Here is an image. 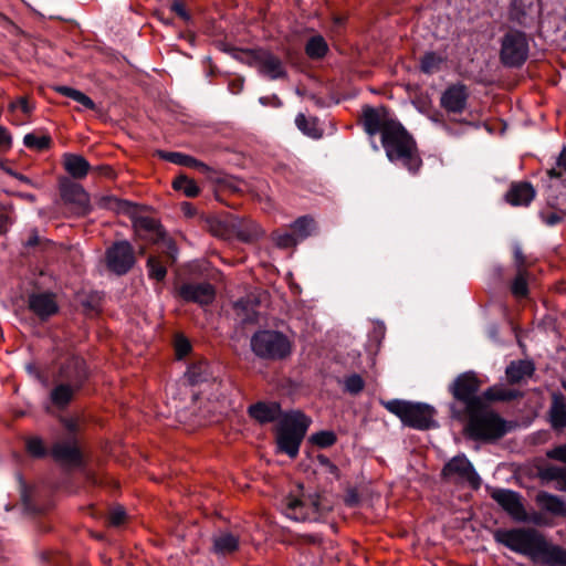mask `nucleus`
<instances>
[{
	"label": "nucleus",
	"mask_w": 566,
	"mask_h": 566,
	"mask_svg": "<svg viewBox=\"0 0 566 566\" xmlns=\"http://www.w3.org/2000/svg\"><path fill=\"white\" fill-rule=\"evenodd\" d=\"M291 227H292L296 238L298 240H304L305 238L310 237L311 233L313 232L314 227H315V221L313 218H311L308 216H303V217L297 218L292 223Z\"/></svg>",
	"instance_id": "nucleus-35"
},
{
	"label": "nucleus",
	"mask_w": 566,
	"mask_h": 566,
	"mask_svg": "<svg viewBox=\"0 0 566 566\" xmlns=\"http://www.w3.org/2000/svg\"><path fill=\"white\" fill-rule=\"evenodd\" d=\"M10 224L9 213L4 206L0 205V234L7 232Z\"/></svg>",
	"instance_id": "nucleus-53"
},
{
	"label": "nucleus",
	"mask_w": 566,
	"mask_h": 566,
	"mask_svg": "<svg viewBox=\"0 0 566 566\" xmlns=\"http://www.w3.org/2000/svg\"><path fill=\"white\" fill-rule=\"evenodd\" d=\"M530 42L518 30L507 31L501 39L500 60L506 67H520L528 57Z\"/></svg>",
	"instance_id": "nucleus-9"
},
{
	"label": "nucleus",
	"mask_w": 566,
	"mask_h": 566,
	"mask_svg": "<svg viewBox=\"0 0 566 566\" xmlns=\"http://www.w3.org/2000/svg\"><path fill=\"white\" fill-rule=\"evenodd\" d=\"M451 410L455 419L468 417L465 431L474 440H496L506 433L505 421L485 403L467 412L457 411L453 407Z\"/></svg>",
	"instance_id": "nucleus-4"
},
{
	"label": "nucleus",
	"mask_w": 566,
	"mask_h": 566,
	"mask_svg": "<svg viewBox=\"0 0 566 566\" xmlns=\"http://www.w3.org/2000/svg\"><path fill=\"white\" fill-rule=\"evenodd\" d=\"M310 419L300 411H293L284 416L277 430V448L291 458L298 454L300 444L310 426Z\"/></svg>",
	"instance_id": "nucleus-6"
},
{
	"label": "nucleus",
	"mask_w": 566,
	"mask_h": 566,
	"mask_svg": "<svg viewBox=\"0 0 566 566\" xmlns=\"http://www.w3.org/2000/svg\"><path fill=\"white\" fill-rule=\"evenodd\" d=\"M176 355L178 358L185 357L191 349L190 343L186 338H177L175 344Z\"/></svg>",
	"instance_id": "nucleus-48"
},
{
	"label": "nucleus",
	"mask_w": 566,
	"mask_h": 566,
	"mask_svg": "<svg viewBox=\"0 0 566 566\" xmlns=\"http://www.w3.org/2000/svg\"><path fill=\"white\" fill-rule=\"evenodd\" d=\"M239 537L229 532H219L212 536V552L219 556H228L239 548Z\"/></svg>",
	"instance_id": "nucleus-23"
},
{
	"label": "nucleus",
	"mask_w": 566,
	"mask_h": 566,
	"mask_svg": "<svg viewBox=\"0 0 566 566\" xmlns=\"http://www.w3.org/2000/svg\"><path fill=\"white\" fill-rule=\"evenodd\" d=\"M272 239H273L274 243L276 244V247H279L281 249L293 248L300 241L296 238V235L294 234V232L291 233V232H282V231L273 232Z\"/></svg>",
	"instance_id": "nucleus-40"
},
{
	"label": "nucleus",
	"mask_w": 566,
	"mask_h": 566,
	"mask_svg": "<svg viewBox=\"0 0 566 566\" xmlns=\"http://www.w3.org/2000/svg\"><path fill=\"white\" fill-rule=\"evenodd\" d=\"M172 186L176 190L182 191L189 198L197 197L200 191L197 184L192 179H189L186 176L177 177L174 180Z\"/></svg>",
	"instance_id": "nucleus-37"
},
{
	"label": "nucleus",
	"mask_w": 566,
	"mask_h": 566,
	"mask_svg": "<svg viewBox=\"0 0 566 566\" xmlns=\"http://www.w3.org/2000/svg\"><path fill=\"white\" fill-rule=\"evenodd\" d=\"M43 239L40 237L39 232L35 229H32L28 233V238L24 241L25 248H34L41 245L43 243Z\"/></svg>",
	"instance_id": "nucleus-50"
},
{
	"label": "nucleus",
	"mask_w": 566,
	"mask_h": 566,
	"mask_svg": "<svg viewBox=\"0 0 566 566\" xmlns=\"http://www.w3.org/2000/svg\"><path fill=\"white\" fill-rule=\"evenodd\" d=\"M64 169L75 179H83L91 169L90 163L81 155L66 153L63 155Z\"/></svg>",
	"instance_id": "nucleus-25"
},
{
	"label": "nucleus",
	"mask_w": 566,
	"mask_h": 566,
	"mask_svg": "<svg viewBox=\"0 0 566 566\" xmlns=\"http://www.w3.org/2000/svg\"><path fill=\"white\" fill-rule=\"evenodd\" d=\"M14 178H17L18 180L24 182V184H28V185H31V186H34V184L31 181L30 178H28L27 176L22 175V174H14Z\"/></svg>",
	"instance_id": "nucleus-64"
},
{
	"label": "nucleus",
	"mask_w": 566,
	"mask_h": 566,
	"mask_svg": "<svg viewBox=\"0 0 566 566\" xmlns=\"http://www.w3.org/2000/svg\"><path fill=\"white\" fill-rule=\"evenodd\" d=\"M491 497L505 511L514 521L526 522L527 513L520 493L507 490L496 489L491 493Z\"/></svg>",
	"instance_id": "nucleus-14"
},
{
	"label": "nucleus",
	"mask_w": 566,
	"mask_h": 566,
	"mask_svg": "<svg viewBox=\"0 0 566 566\" xmlns=\"http://www.w3.org/2000/svg\"><path fill=\"white\" fill-rule=\"evenodd\" d=\"M60 195L64 203L71 206L76 214L84 216L90 212V196L81 185L62 179Z\"/></svg>",
	"instance_id": "nucleus-13"
},
{
	"label": "nucleus",
	"mask_w": 566,
	"mask_h": 566,
	"mask_svg": "<svg viewBox=\"0 0 566 566\" xmlns=\"http://www.w3.org/2000/svg\"><path fill=\"white\" fill-rule=\"evenodd\" d=\"M364 387H365V381L357 374H353V375L346 377L344 380L345 391H347L352 395H357V394L361 392Z\"/></svg>",
	"instance_id": "nucleus-43"
},
{
	"label": "nucleus",
	"mask_w": 566,
	"mask_h": 566,
	"mask_svg": "<svg viewBox=\"0 0 566 566\" xmlns=\"http://www.w3.org/2000/svg\"><path fill=\"white\" fill-rule=\"evenodd\" d=\"M96 171L99 175L112 178L114 176L113 169L109 166H98L96 167Z\"/></svg>",
	"instance_id": "nucleus-59"
},
{
	"label": "nucleus",
	"mask_w": 566,
	"mask_h": 566,
	"mask_svg": "<svg viewBox=\"0 0 566 566\" xmlns=\"http://www.w3.org/2000/svg\"><path fill=\"white\" fill-rule=\"evenodd\" d=\"M482 381L478 378L473 371H467L460 374L453 382L449 386V390L453 398L464 405V411L467 412L475 407L484 403L483 398L486 400L509 401L518 396V392L497 387H491L486 389L482 396L478 392L481 388Z\"/></svg>",
	"instance_id": "nucleus-2"
},
{
	"label": "nucleus",
	"mask_w": 566,
	"mask_h": 566,
	"mask_svg": "<svg viewBox=\"0 0 566 566\" xmlns=\"http://www.w3.org/2000/svg\"><path fill=\"white\" fill-rule=\"evenodd\" d=\"M147 269L150 279L163 281L166 277V266L156 256H149L147 261Z\"/></svg>",
	"instance_id": "nucleus-41"
},
{
	"label": "nucleus",
	"mask_w": 566,
	"mask_h": 566,
	"mask_svg": "<svg viewBox=\"0 0 566 566\" xmlns=\"http://www.w3.org/2000/svg\"><path fill=\"white\" fill-rule=\"evenodd\" d=\"M80 387H74L70 384H65L60 381L51 391L50 398L53 405L59 408H64L73 398L75 391H77Z\"/></svg>",
	"instance_id": "nucleus-29"
},
{
	"label": "nucleus",
	"mask_w": 566,
	"mask_h": 566,
	"mask_svg": "<svg viewBox=\"0 0 566 566\" xmlns=\"http://www.w3.org/2000/svg\"><path fill=\"white\" fill-rule=\"evenodd\" d=\"M54 90H55V92L60 93L61 95L70 97L73 101L77 102L86 109H91V111L96 109V104L94 103V101L90 96H87L86 94H84L83 92H81L78 90H75V88L69 87V86H63V85L56 86Z\"/></svg>",
	"instance_id": "nucleus-31"
},
{
	"label": "nucleus",
	"mask_w": 566,
	"mask_h": 566,
	"mask_svg": "<svg viewBox=\"0 0 566 566\" xmlns=\"http://www.w3.org/2000/svg\"><path fill=\"white\" fill-rule=\"evenodd\" d=\"M505 197L512 206H527L535 197V189L530 182L513 184Z\"/></svg>",
	"instance_id": "nucleus-22"
},
{
	"label": "nucleus",
	"mask_w": 566,
	"mask_h": 566,
	"mask_svg": "<svg viewBox=\"0 0 566 566\" xmlns=\"http://www.w3.org/2000/svg\"><path fill=\"white\" fill-rule=\"evenodd\" d=\"M63 422H64L65 428L70 432H75L78 429V422L75 419H65Z\"/></svg>",
	"instance_id": "nucleus-58"
},
{
	"label": "nucleus",
	"mask_w": 566,
	"mask_h": 566,
	"mask_svg": "<svg viewBox=\"0 0 566 566\" xmlns=\"http://www.w3.org/2000/svg\"><path fill=\"white\" fill-rule=\"evenodd\" d=\"M159 156L161 158H164L165 160H167L169 163H172V164H176V165H180V166H185V167H189V168H195V169H198V170L203 171V172L209 170V167L205 163L199 161L196 158H193V157H191L189 155L182 154V153H178V151H169V153L160 151Z\"/></svg>",
	"instance_id": "nucleus-27"
},
{
	"label": "nucleus",
	"mask_w": 566,
	"mask_h": 566,
	"mask_svg": "<svg viewBox=\"0 0 566 566\" xmlns=\"http://www.w3.org/2000/svg\"><path fill=\"white\" fill-rule=\"evenodd\" d=\"M446 59L436 53V52H427L423 54V56L420 59V70L424 74H433L440 71L442 64L444 63Z\"/></svg>",
	"instance_id": "nucleus-34"
},
{
	"label": "nucleus",
	"mask_w": 566,
	"mask_h": 566,
	"mask_svg": "<svg viewBox=\"0 0 566 566\" xmlns=\"http://www.w3.org/2000/svg\"><path fill=\"white\" fill-rule=\"evenodd\" d=\"M312 441L321 448H327L336 442V436L332 431H321L312 436Z\"/></svg>",
	"instance_id": "nucleus-45"
},
{
	"label": "nucleus",
	"mask_w": 566,
	"mask_h": 566,
	"mask_svg": "<svg viewBox=\"0 0 566 566\" xmlns=\"http://www.w3.org/2000/svg\"><path fill=\"white\" fill-rule=\"evenodd\" d=\"M295 124L297 128L311 138H321L322 129L317 127L316 118L306 117L304 114H297L295 118Z\"/></svg>",
	"instance_id": "nucleus-33"
},
{
	"label": "nucleus",
	"mask_w": 566,
	"mask_h": 566,
	"mask_svg": "<svg viewBox=\"0 0 566 566\" xmlns=\"http://www.w3.org/2000/svg\"><path fill=\"white\" fill-rule=\"evenodd\" d=\"M51 455L61 464L77 465L81 463V452L74 437L67 441L55 442L51 448Z\"/></svg>",
	"instance_id": "nucleus-20"
},
{
	"label": "nucleus",
	"mask_w": 566,
	"mask_h": 566,
	"mask_svg": "<svg viewBox=\"0 0 566 566\" xmlns=\"http://www.w3.org/2000/svg\"><path fill=\"white\" fill-rule=\"evenodd\" d=\"M328 45L322 35H314L308 39L305 45V53L313 60L322 59L326 55Z\"/></svg>",
	"instance_id": "nucleus-32"
},
{
	"label": "nucleus",
	"mask_w": 566,
	"mask_h": 566,
	"mask_svg": "<svg viewBox=\"0 0 566 566\" xmlns=\"http://www.w3.org/2000/svg\"><path fill=\"white\" fill-rule=\"evenodd\" d=\"M534 373V365L528 360L512 361L506 368V377L511 384H518Z\"/></svg>",
	"instance_id": "nucleus-26"
},
{
	"label": "nucleus",
	"mask_w": 566,
	"mask_h": 566,
	"mask_svg": "<svg viewBox=\"0 0 566 566\" xmlns=\"http://www.w3.org/2000/svg\"><path fill=\"white\" fill-rule=\"evenodd\" d=\"M563 171H566V147L559 154L556 167L549 169L547 174L551 178H559L562 177Z\"/></svg>",
	"instance_id": "nucleus-46"
},
{
	"label": "nucleus",
	"mask_w": 566,
	"mask_h": 566,
	"mask_svg": "<svg viewBox=\"0 0 566 566\" xmlns=\"http://www.w3.org/2000/svg\"><path fill=\"white\" fill-rule=\"evenodd\" d=\"M179 295L186 302H193L199 305H208L216 297V290L210 283H187L179 289Z\"/></svg>",
	"instance_id": "nucleus-18"
},
{
	"label": "nucleus",
	"mask_w": 566,
	"mask_h": 566,
	"mask_svg": "<svg viewBox=\"0 0 566 566\" xmlns=\"http://www.w3.org/2000/svg\"><path fill=\"white\" fill-rule=\"evenodd\" d=\"M29 310L40 319H46L59 311L56 295L50 292L32 293L28 298Z\"/></svg>",
	"instance_id": "nucleus-17"
},
{
	"label": "nucleus",
	"mask_w": 566,
	"mask_h": 566,
	"mask_svg": "<svg viewBox=\"0 0 566 566\" xmlns=\"http://www.w3.org/2000/svg\"><path fill=\"white\" fill-rule=\"evenodd\" d=\"M279 406H269L263 402H258L249 408L250 416L261 423L272 422L277 418Z\"/></svg>",
	"instance_id": "nucleus-30"
},
{
	"label": "nucleus",
	"mask_w": 566,
	"mask_h": 566,
	"mask_svg": "<svg viewBox=\"0 0 566 566\" xmlns=\"http://www.w3.org/2000/svg\"><path fill=\"white\" fill-rule=\"evenodd\" d=\"M526 522L533 523L535 525H542L543 524L542 516L538 513H534L531 516L527 515V521Z\"/></svg>",
	"instance_id": "nucleus-62"
},
{
	"label": "nucleus",
	"mask_w": 566,
	"mask_h": 566,
	"mask_svg": "<svg viewBox=\"0 0 566 566\" xmlns=\"http://www.w3.org/2000/svg\"><path fill=\"white\" fill-rule=\"evenodd\" d=\"M172 11H175L180 18H182L184 20H188L189 19V15L188 13L186 12V9L185 7L179 3V2H175L171 7Z\"/></svg>",
	"instance_id": "nucleus-57"
},
{
	"label": "nucleus",
	"mask_w": 566,
	"mask_h": 566,
	"mask_svg": "<svg viewBox=\"0 0 566 566\" xmlns=\"http://www.w3.org/2000/svg\"><path fill=\"white\" fill-rule=\"evenodd\" d=\"M285 515L294 521H317L322 515L331 510L329 506L322 502L318 494L298 497L296 495H287L282 501Z\"/></svg>",
	"instance_id": "nucleus-8"
},
{
	"label": "nucleus",
	"mask_w": 566,
	"mask_h": 566,
	"mask_svg": "<svg viewBox=\"0 0 566 566\" xmlns=\"http://www.w3.org/2000/svg\"><path fill=\"white\" fill-rule=\"evenodd\" d=\"M17 196L23 200L29 201V202L35 201V196L32 193L18 192Z\"/></svg>",
	"instance_id": "nucleus-63"
},
{
	"label": "nucleus",
	"mask_w": 566,
	"mask_h": 566,
	"mask_svg": "<svg viewBox=\"0 0 566 566\" xmlns=\"http://www.w3.org/2000/svg\"><path fill=\"white\" fill-rule=\"evenodd\" d=\"M87 376L88 373L84 359L72 356L60 367L57 380L81 388Z\"/></svg>",
	"instance_id": "nucleus-16"
},
{
	"label": "nucleus",
	"mask_w": 566,
	"mask_h": 566,
	"mask_svg": "<svg viewBox=\"0 0 566 566\" xmlns=\"http://www.w3.org/2000/svg\"><path fill=\"white\" fill-rule=\"evenodd\" d=\"M107 269L117 274H126L135 264V253L128 241L114 242L105 253Z\"/></svg>",
	"instance_id": "nucleus-12"
},
{
	"label": "nucleus",
	"mask_w": 566,
	"mask_h": 566,
	"mask_svg": "<svg viewBox=\"0 0 566 566\" xmlns=\"http://www.w3.org/2000/svg\"><path fill=\"white\" fill-rule=\"evenodd\" d=\"M253 61L259 72L270 80H277L286 76L282 61L270 52H256L253 56Z\"/></svg>",
	"instance_id": "nucleus-19"
},
{
	"label": "nucleus",
	"mask_w": 566,
	"mask_h": 566,
	"mask_svg": "<svg viewBox=\"0 0 566 566\" xmlns=\"http://www.w3.org/2000/svg\"><path fill=\"white\" fill-rule=\"evenodd\" d=\"M253 354L266 360H282L292 353V343L286 335L272 329L254 333L250 339Z\"/></svg>",
	"instance_id": "nucleus-5"
},
{
	"label": "nucleus",
	"mask_w": 566,
	"mask_h": 566,
	"mask_svg": "<svg viewBox=\"0 0 566 566\" xmlns=\"http://www.w3.org/2000/svg\"><path fill=\"white\" fill-rule=\"evenodd\" d=\"M20 107L21 111L24 113V114H30L32 112V106L30 105L29 101L27 97L24 96H21L19 97L17 101L14 102H11L10 105H9V109L10 111H14L15 108Z\"/></svg>",
	"instance_id": "nucleus-49"
},
{
	"label": "nucleus",
	"mask_w": 566,
	"mask_h": 566,
	"mask_svg": "<svg viewBox=\"0 0 566 566\" xmlns=\"http://www.w3.org/2000/svg\"><path fill=\"white\" fill-rule=\"evenodd\" d=\"M134 227L140 237L147 238L153 242H158L165 237V232L158 221L150 217L137 218Z\"/></svg>",
	"instance_id": "nucleus-24"
},
{
	"label": "nucleus",
	"mask_w": 566,
	"mask_h": 566,
	"mask_svg": "<svg viewBox=\"0 0 566 566\" xmlns=\"http://www.w3.org/2000/svg\"><path fill=\"white\" fill-rule=\"evenodd\" d=\"M209 365L206 361H200L198 364H193L187 370V378L190 384L197 385L199 382L206 381L208 377Z\"/></svg>",
	"instance_id": "nucleus-36"
},
{
	"label": "nucleus",
	"mask_w": 566,
	"mask_h": 566,
	"mask_svg": "<svg viewBox=\"0 0 566 566\" xmlns=\"http://www.w3.org/2000/svg\"><path fill=\"white\" fill-rule=\"evenodd\" d=\"M512 293L516 297H525L528 293L526 271L518 270L516 277L512 284Z\"/></svg>",
	"instance_id": "nucleus-42"
},
{
	"label": "nucleus",
	"mask_w": 566,
	"mask_h": 566,
	"mask_svg": "<svg viewBox=\"0 0 566 566\" xmlns=\"http://www.w3.org/2000/svg\"><path fill=\"white\" fill-rule=\"evenodd\" d=\"M52 139L49 135L27 134L23 138L25 147L36 150H44L51 146Z\"/></svg>",
	"instance_id": "nucleus-38"
},
{
	"label": "nucleus",
	"mask_w": 566,
	"mask_h": 566,
	"mask_svg": "<svg viewBox=\"0 0 566 566\" xmlns=\"http://www.w3.org/2000/svg\"><path fill=\"white\" fill-rule=\"evenodd\" d=\"M544 476L549 480H555L559 484V490L566 492V467L551 465L544 471Z\"/></svg>",
	"instance_id": "nucleus-39"
},
{
	"label": "nucleus",
	"mask_w": 566,
	"mask_h": 566,
	"mask_svg": "<svg viewBox=\"0 0 566 566\" xmlns=\"http://www.w3.org/2000/svg\"><path fill=\"white\" fill-rule=\"evenodd\" d=\"M360 122L364 130L369 136L380 134L381 137L391 130L400 122L384 106H364Z\"/></svg>",
	"instance_id": "nucleus-10"
},
{
	"label": "nucleus",
	"mask_w": 566,
	"mask_h": 566,
	"mask_svg": "<svg viewBox=\"0 0 566 566\" xmlns=\"http://www.w3.org/2000/svg\"><path fill=\"white\" fill-rule=\"evenodd\" d=\"M547 457L566 463V444L552 449L547 452Z\"/></svg>",
	"instance_id": "nucleus-52"
},
{
	"label": "nucleus",
	"mask_w": 566,
	"mask_h": 566,
	"mask_svg": "<svg viewBox=\"0 0 566 566\" xmlns=\"http://www.w3.org/2000/svg\"><path fill=\"white\" fill-rule=\"evenodd\" d=\"M536 502L545 511L559 516H566V502L557 495L541 492L536 495Z\"/></svg>",
	"instance_id": "nucleus-28"
},
{
	"label": "nucleus",
	"mask_w": 566,
	"mask_h": 566,
	"mask_svg": "<svg viewBox=\"0 0 566 566\" xmlns=\"http://www.w3.org/2000/svg\"><path fill=\"white\" fill-rule=\"evenodd\" d=\"M381 145L391 163H400L411 174L420 170L422 160L417 144L401 123L382 136Z\"/></svg>",
	"instance_id": "nucleus-3"
},
{
	"label": "nucleus",
	"mask_w": 566,
	"mask_h": 566,
	"mask_svg": "<svg viewBox=\"0 0 566 566\" xmlns=\"http://www.w3.org/2000/svg\"><path fill=\"white\" fill-rule=\"evenodd\" d=\"M126 520V512L122 506L111 510L108 514V524L111 526H120Z\"/></svg>",
	"instance_id": "nucleus-47"
},
{
	"label": "nucleus",
	"mask_w": 566,
	"mask_h": 566,
	"mask_svg": "<svg viewBox=\"0 0 566 566\" xmlns=\"http://www.w3.org/2000/svg\"><path fill=\"white\" fill-rule=\"evenodd\" d=\"M510 18L513 21L522 22L521 18L516 14V0L512 1L511 8H510Z\"/></svg>",
	"instance_id": "nucleus-61"
},
{
	"label": "nucleus",
	"mask_w": 566,
	"mask_h": 566,
	"mask_svg": "<svg viewBox=\"0 0 566 566\" xmlns=\"http://www.w3.org/2000/svg\"><path fill=\"white\" fill-rule=\"evenodd\" d=\"M543 220L548 226H555L560 222L562 217L556 212H551L548 214H543Z\"/></svg>",
	"instance_id": "nucleus-55"
},
{
	"label": "nucleus",
	"mask_w": 566,
	"mask_h": 566,
	"mask_svg": "<svg viewBox=\"0 0 566 566\" xmlns=\"http://www.w3.org/2000/svg\"><path fill=\"white\" fill-rule=\"evenodd\" d=\"M548 421L551 427L556 431L566 429V397L560 392H554L552 395Z\"/></svg>",
	"instance_id": "nucleus-21"
},
{
	"label": "nucleus",
	"mask_w": 566,
	"mask_h": 566,
	"mask_svg": "<svg viewBox=\"0 0 566 566\" xmlns=\"http://www.w3.org/2000/svg\"><path fill=\"white\" fill-rule=\"evenodd\" d=\"M494 541L510 551L545 566H566V548L549 542L534 527L496 530Z\"/></svg>",
	"instance_id": "nucleus-1"
},
{
	"label": "nucleus",
	"mask_w": 566,
	"mask_h": 566,
	"mask_svg": "<svg viewBox=\"0 0 566 566\" xmlns=\"http://www.w3.org/2000/svg\"><path fill=\"white\" fill-rule=\"evenodd\" d=\"M25 447L28 452L35 458H42L46 454V448L39 437H31L27 440Z\"/></svg>",
	"instance_id": "nucleus-44"
},
{
	"label": "nucleus",
	"mask_w": 566,
	"mask_h": 566,
	"mask_svg": "<svg viewBox=\"0 0 566 566\" xmlns=\"http://www.w3.org/2000/svg\"><path fill=\"white\" fill-rule=\"evenodd\" d=\"M514 258H515V262L518 266V270H523L522 268L524 266L525 264V256L523 254V251L520 247H515L514 248Z\"/></svg>",
	"instance_id": "nucleus-56"
},
{
	"label": "nucleus",
	"mask_w": 566,
	"mask_h": 566,
	"mask_svg": "<svg viewBox=\"0 0 566 566\" xmlns=\"http://www.w3.org/2000/svg\"><path fill=\"white\" fill-rule=\"evenodd\" d=\"M442 475L455 483H468L473 489H479L481 485L479 474L464 454L453 457L444 465Z\"/></svg>",
	"instance_id": "nucleus-11"
},
{
	"label": "nucleus",
	"mask_w": 566,
	"mask_h": 566,
	"mask_svg": "<svg viewBox=\"0 0 566 566\" xmlns=\"http://www.w3.org/2000/svg\"><path fill=\"white\" fill-rule=\"evenodd\" d=\"M12 137L9 130L0 126V151H6L11 147Z\"/></svg>",
	"instance_id": "nucleus-51"
},
{
	"label": "nucleus",
	"mask_w": 566,
	"mask_h": 566,
	"mask_svg": "<svg viewBox=\"0 0 566 566\" xmlns=\"http://www.w3.org/2000/svg\"><path fill=\"white\" fill-rule=\"evenodd\" d=\"M344 502L347 506H356L359 502V496L355 490H350L347 492Z\"/></svg>",
	"instance_id": "nucleus-54"
},
{
	"label": "nucleus",
	"mask_w": 566,
	"mask_h": 566,
	"mask_svg": "<svg viewBox=\"0 0 566 566\" xmlns=\"http://www.w3.org/2000/svg\"><path fill=\"white\" fill-rule=\"evenodd\" d=\"M167 248H168V256L172 261H175L176 254H177V248H176L175 243L171 240L168 241Z\"/></svg>",
	"instance_id": "nucleus-60"
},
{
	"label": "nucleus",
	"mask_w": 566,
	"mask_h": 566,
	"mask_svg": "<svg viewBox=\"0 0 566 566\" xmlns=\"http://www.w3.org/2000/svg\"><path fill=\"white\" fill-rule=\"evenodd\" d=\"M470 92L467 85L454 83L449 85L440 97V106L449 114H462L468 105Z\"/></svg>",
	"instance_id": "nucleus-15"
},
{
	"label": "nucleus",
	"mask_w": 566,
	"mask_h": 566,
	"mask_svg": "<svg viewBox=\"0 0 566 566\" xmlns=\"http://www.w3.org/2000/svg\"><path fill=\"white\" fill-rule=\"evenodd\" d=\"M382 406L396 415L403 424L424 430L433 422L434 410L424 403H412L399 399L382 401Z\"/></svg>",
	"instance_id": "nucleus-7"
}]
</instances>
